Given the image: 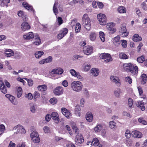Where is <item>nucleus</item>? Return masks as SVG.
Returning a JSON list of instances; mask_svg holds the SVG:
<instances>
[{
  "label": "nucleus",
  "mask_w": 147,
  "mask_h": 147,
  "mask_svg": "<svg viewBox=\"0 0 147 147\" xmlns=\"http://www.w3.org/2000/svg\"><path fill=\"white\" fill-rule=\"evenodd\" d=\"M90 22L91 21L88 15L86 14H84L82 18V24L88 30H89L90 29Z\"/></svg>",
  "instance_id": "obj_1"
},
{
  "label": "nucleus",
  "mask_w": 147,
  "mask_h": 147,
  "mask_svg": "<svg viewBox=\"0 0 147 147\" xmlns=\"http://www.w3.org/2000/svg\"><path fill=\"white\" fill-rule=\"evenodd\" d=\"M71 86L74 91L79 92L82 90L83 85L82 83L79 81H74L71 83Z\"/></svg>",
  "instance_id": "obj_2"
},
{
  "label": "nucleus",
  "mask_w": 147,
  "mask_h": 147,
  "mask_svg": "<svg viewBox=\"0 0 147 147\" xmlns=\"http://www.w3.org/2000/svg\"><path fill=\"white\" fill-rule=\"evenodd\" d=\"M97 18L100 25H104L107 23L106 17L104 14L99 13L98 14Z\"/></svg>",
  "instance_id": "obj_3"
},
{
  "label": "nucleus",
  "mask_w": 147,
  "mask_h": 147,
  "mask_svg": "<svg viewBox=\"0 0 147 147\" xmlns=\"http://www.w3.org/2000/svg\"><path fill=\"white\" fill-rule=\"evenodd\" d=\"M13 130H17L16 131L14 132V134H17L18 133L25 134L26 132L23 126L20 125H18L14 127Z\"/></svg>",
  "instance_id": "obj_4"
},
{
  "label": "nucleus",
  "mask_w": 147,
  "mask_h": 147,
  "mask_svg": "<svg viewBox=\"0 0 147 147\" xmlns=\"http://www.w3.org/2000/svg\"><path fill=\"white\" fill-rule=\"evenodd\" d=\"M100 58L105 60L104 61L106 63L111 61L112 59L111 55L109 53H102L100 55Z\"/></svg>",
  "instance_id": "obj_5"
},
{
  "label": "nucleus",
  "mask_w": 147,
  "mask_h": 147,
  "mask_svg": "<svg viewBox=\"0 0 147 147\" xmlns=\"http://www.w3.org/2000/svg\"><path fill=\"white\" fill-rule=\"evenodd\" d=\"M61 111L63 115L67 118L69 119L71 117V113L69 111L67 110L65 108H62L61 109Z\"/></svg>",
  "instance_id": "obj_6"
},
{
  "label": "nucleus",
  "mask_w": 147,
  "mask_h": 147,
  "mask_svg": "<svg viewBox=\"0 0 147 147\" xmlns=\"http://www.w3.org/2000/svg\"><path fill=\"white\" fill-rule=\"evenodd\" d=\"M63 92V88L60 86L56 87L53 90V92L55 94L58 96L62 94Z\"/></svg>",
  "instance_id": "obj_7"
},
{
  "label": "nucleus",
  "mask_w": 147,
  "mask_h": 147,
  "mask_svg": "<svg viewBox=\"0 0 147 147\" xmlns=\"http://www.w3.org/2000/svg\"><path fill=\"white\" fill-rule=\"evenodd\" d=\"M110 79L111 81L114 83L117 86H120V80L118 78L112 76H111Z\"/></svg>",
  "instance_id": "obj_8"
},
{
  "label": "nucleus",
  "mask_w": 147,
  "mask_h": 147,
  "mask_svg": "<svg viewBox=\"0 0 147 147\" xmlns=\"http://www.w3.org/2000/svg\"><path fill=\"white\" fill-rule=\"evenodd\" d=\"M93 48L92 47L87 46L84 47L83 48V51L84 54L89 55L93 52Z\"/></svg>",
  "instance_id": "obj_9"
},
{
  "label": "nucleus",
  "mask_w": 147,
  "mask_h": 147,
  "mask_svg": "<svg viewBox=\"0 0 147 147\" xmlns=\"http://www.w3.org/2000/svg\"><path fill=\"white\" fill-rule=\"evenodd\" d=\"M120 34L122 35V37H125L128 35V32L127 31V30L125 26H122L119 31Z\"/></svg>",
  "instance_id": "obj_10"
},
{
  "label": "nucleus",
  "mask_w": 147,
  "mask_h": 147,
  "mask_svg": "<svg viewBox=\"0 0 147 147\" xmlns=\"http://www.w3.org/2000/svg\"><path fill=\"white\" fill-rule=\"evenodd\" d=\"M6 97L8 98L9 100L14 105H17L18 104V102L16 101H15V97L9 94H6L5 95Z\"/></svg>",
  "instance_id": "obj_11"
},
{
  "label": "nucleus",
  "mask_w": 147,
  "mask_h": 147,
  "mask_svg": "<svg viewBox=\"0 0 147 147\" xmlns=\"http://www.w3.org/2000/svg\"><path fill=\"white\" fill-rule=\"evenodd\" d=\"M51 117L54 120L55 122L57 123H59V119L58 114L56 112H53L51 115Z\"/></svg>",
  "instance_id": "obj_12"
},
{
  "label": "nucleus",
  "mask_w": 147,
  "mask_h": 147,
  "mask_svg": "<svg viewBox=\"0 0 147 147\" xmlns=\"http://www.w3.org/2000/svg\"><path fill=\"white\" fill-rule=\"evenodd\" d=\"M0 90L1 92L3 94H6L7 92V89L5 87L4 83L0 80Z\"/></svg>",
  "instance_id": "obj_13"
},
{
  "label": "nucleus",
  "mask_w": 147,
  "mask_h": 147,
  "mask_svg": "<svg viewBox=\"0 0 147 147\" xmlns=\"http://www.w3.org/2000/svg\"><path fill=\"white\" fill-rule=\"evenodd\" d=\"M113 43L114 45L117 47L118 46L120 45L121 41L120 40V36H117L113 39Z\"/></svg>",
  "instance_id": "obj_14"
},
{
  "label": "nucleus",
  "mask_w": 147,
  "mask_h": 147,
  "mask_svg": "<svg viewBox=\"0 0 147 147\" xmlns=\"http://www.w3.org/2000/svg\"><path fill=\"white\" fill-rule=\"evenodd\" d=\"M132 136L134 137L138 138L142 137V134L141 132L136 130L133 131L131 133Z\"/></svg>",
  "instance_id": "obj_15"
},
{
  "label": "nucleus",
  "mask_w": 147,
  "mask_h": 147,
  "mask_svg": "<svg viewBox=\"0 0 147 147\" xmlns=\"http://www.w3.org/2000/svg\"><path fill=\"white\" fill-rule=\"evenodd\" d=\"M21 28L22 30L25 31L29 29L30 27L27 22H24L21 24Z\"/></svg>",
  "instance_id": "obj_16"
},
{
  "label": "nucleus",
  "mask_w": 147,
  "mask_h": 147,
  "mask_svg": "<svg viewBox=\"0 0 147 147\" xmlns=\"http://www.w3.org/2000/svg\"><path fill=\"white\" fill-rule=\"evenodd\" d=\"M34 37V34L32 32H29L26 34L24 35V38L27 40L32 38Z\"/></svg>",
  "instance_id": "obj_17"
},
{
  "label": "nucleus",
  "mask_w": 147,
  "mask_h": 147,
  "mask_svg": "<svg viewBox=\"0 0 147 147\" xmlns=\"http://www.w3.org/2000/svg\"><path fill=\"white\" fill-rule=\"evenodd\" d=\"M76 143H81L84 142V140L82 135L80 134V136H77L75 138Z\"/></svg>",
  "instance_id": "obj_18"
},
{
  "label": "nucleus",
  "mask_w": 147,
  "mask_h": 147,
  "mask_svg": "<svg viewBox=\"0 0 147 147\" xmlns=\"http://www.w3.org/2000/svg\"><path fill=\"white\" fill-rule=\"evenodd\" d=\"M68 30L65 28L64 29L63 31L61 33L59 34L57 36L58 38L61 39L67 33Z\"/></svg>",
  "instance_id": "obj_19"
},
{
  "label": "nucleus",
  "mask_w": 147,
  "mask_h": 147,
  "mask_svg": "<svg viewBox=\"0 0 147 147\" xmlns=\"http://www.w3.org/2000/svg\"><path fill=\"white\" fill-rule=\"evenodd\" d=\"M113 23H108L106 26L107 28L109 30H110L112 34L113 33L116 31V29L113 27Z\"/></svg>",
  "instance_id": "obj_20"
},
{
  "label": "nucleus",
  "mask_w": 147,
  "mask_h": 147,
  "mask_svg": "<svg viewBox=\"0 0 147 147\" xmlns=\"http://www.w3.org/2000/svg\"><path fill=\"white\" fill-rule=\"evenodd\" d=\"M63 72V70L61 68H58L57 69H53L51 72L52 74H61Z\"/></svg>",
  "instance_id": "obj_21"
},
{
  "label": "nucleus",
  "mask_w": 147,
  "mask_h": 147,
  "mask_svg": "<svg viewBox=\"0 0 147 147\" xmlns=\"http://www.w3.org/2000/svg\"><path fill=\"white\" fill-rule=\"evenodd\" d=\"M132 65L131 63H125L123 64V67L125 70L127 71H129Z\"/></svg>",
  "instance_id": "obj_22"
},
{
  "label": "nucleus",
  "mask_w": 147,
  "mask_h": 147,
  "mask_svg": "<svg viewBox=\"0 0 147 147\" xmlns=\"http://www.w3.org/2000/svg\"><path fill=\"white\" fill-rule=\"evenodd\" d=\"M138 71V67L132 65L131 67V69L129 71L131 73L134 74H137Z\"/></svg>",
  "instance_id": "obj_23"
},
{
  "label": "nucleus",
  "mask_w": 147,
  "mask_h": 147,
  "mask_svg": "<svg viewBox=\"0 0 147 147\" xmlns=\"http://www.w3.org/2000/svg\"><path fill=\"white\" fill-rule=\"evenodd\" d=\"M80 106L77 105L75 106V113L76 115L78 116H80Z\"/></svg>",
  "instance_id": "obj_24"
},
{
  "label": "nucleus",
  "mask_w": 147,
  "mask_h": 147,
  "mask_svg": "<svg viewBox=\"0 0 147 147\" xmlns=\"http://www.w3.org/2000/svg\"><path fill=\"white\" fill-rule=\"evenodd\" d=\"M91 72L92 75L95 76H97L99 73V70L95 68H92L91 70Z\"/></svg>",
  "instance_id": "obj_25"
},
{
  "label": "nucleus",
  "mask_w": 147,
  "mask_h": 147,
  "mask_svg": "<svg viewBox=\"0 0 147 147\" xmlns=\"http://www.w3.org/2000/svg\"><path fill=\"white\" fill-rule=\"evenodd\" d=\"M86 119L87 121L89 122H91L93 119V116L92 113H87L86 115Z\"/></svg>",
  "instance_id": "obj_26"
},
{
  "label": "nucleus",
  "mask_w": 147,
  "mask_h": 147,
  "mask_svg": "<svg viewBox=\"0 0 147 147\" xmlns=\"http://www.w3.org/2000/svg\"><path fill=\"white\" fill-rule=\"evenodd\" d=\"M136 105L138 107H139L142 111H144L145 109L144 102L142 101L138 102L136 103Z\"/></svg>",
  "instance_id": "obj_27"
},
{
  "label": "nucleus",
  "mask_w": 147,
  "mask_h": 147,
  "mask_svg": "<svg viewBox=\"0 0 147 147\" xmlns=\"http://www.w3.org/2000/svg\"><path fill=\"white\" fill-rule=\"evenodd\" d=\"M141 77L142 80L141 81V84H145L147 80V76L146 74H143L141 76Z\"/></svg>",
  "instance_id": "obj_28"
},
{
  "label": "nucleus",
  "mask_w": 147,
  "mask_h": 147,
  "mask_svg": "<svg viewBox=\"0 0 147 147\" xmlns=\"http://www.w3.org/2000/svg\"><path fill=\"white\" fill-rule=\"evenodd\" d=\"M142 40L141 37L139 36L138 34H135L133 38V40L135 42L141 41Z\"/></svg>",
  "instance_id": "obj_29"
},
{
  "label": "nucleus",
  "mask_w": 147,
  "mask_h": 147,
  "mask_svg": "<svg viewBox=\"0 0 147 147\" xmlns=\"http://www.w3.org/2000/svg\"><path fill=\"white\" fill-rule=\"evenodd\" d=\"M35 37V41L34 42V44L36 45H38L40 44L41 40L39 38V36L38 35H36Z\"/></svg>",
  "instance_id": "obj_30"
},
{
  "label": "nucleus",
  "mask_w": 147,
  "mask_h": 147,
  "mask_svg": "<svg viewBox=\"0 0 147 147\" xmlns=\"http://www.w3.org/2000/svg\"><path fill=\"white\" fill-rule=\"evenodd\" d=\"M11 51H12L10 49H6L5 50V54L6 55L7 57H10L14 55V53L12 51L11 52Z\"/></svg>",
  "instance_id": "obj_31"
},
{
  "label": "nucleus",
  "mask_w": 147,
  "mask_h": 147,
  "mask_svg": "<svg viewBox=\"0 0 147 147\" xmlns=\"http://www.w3.org/2000/svg\"><path fill=\"white\" fill-rule=\"evenodd\" d=\"M47 86L45 85L38 86L37 87L38 90L41 91H45L47 90Z\"/></svg>",
  "instance_id": "obj_32"
},
{
  "label": "nucleus",
  "mask_w": 147,
  "mask_h": 147,
  "mask_svg": "<svg viewBox=\"0 0 147 147\" xmlns=\"http://www.w3.org/2000/svg\"><path fill=\"white\" fill-rule=\"evenodd\" d=\"M22 5L26 9L28 10H30L32 11H33L32 7L30 6V5L27 3L24 2L22 3Z\"/></svg>",
  "instance_id": "obj_33"
},
{
  "label": "nucleus",
  "mask_w": 147,
  "mask_h": 147,
  "mask_svg": "<svg viewBox=\"0 0 147 147\" xmlns=\"http://www.w3.org/2000/svg\"><path fill=\"white\" fill-rule=\"evenodd\" d=\"M9 2L10 0H0V5L3 7L5 5L7 6V4Z\"/></svg>",
  "instance_id": "obj_34"
},
{
  "label": "nucleus",
  "mask_w": 147,
  "mask_h": 147,
  "mask_svg": "<svg viewBox=\"0 0 147 147\" xmlns=\"http://www.w3.org/2000/svg\"><path fill=\"white\" fill-rule=\"evenodd\" d=\"M36 105L31 104L30 105V110L32 113H35L36 111Z\"/></svg>",
  "instance_id": "obj_35"
},
{
  "label": "nucleus",
  "mask_w": 147,
  "mask_h": 147,
  "mask_svg": "<svg viewBox=\"0 0 147 147\" xmlns=\"http://www.w3.org/2000/svg\"><path fill=\"white\" fill-rule=\"evenodd\" d=\"M44 54V53L42 51H39L36 52L34 54L35 57L36 58L39 59L41 56Z\"/></svg>",
  "instance_id": "obj_36"
},
{
  "label": "nucleus",
  "mask_w": 147,
  "mask_h": 147,
  "mask_svg": "<svg viewBox=\"0 0 147 147\" xmlns=\"http://www.w3.org/2000/svg\"><path fill=\"white\" fill-rule=\"evenodd\" d=\"M119 57L121 59H128L127 55L125 53H121L119 54Z\"/></svg>",
  "instance_id": "obj_37"
},
{
  "label": "nucleus",
  "mask_w": 147,
  "mask_h": 147,
  "mask_svg": "<svg viewBox=\"0 0 147 147\" xmlns=\"http://www.w3.org/2000/svg\"><path fill=\"white\" fill-rule=\"evenodd\" d=\"M121 93V90L119 88L116 89L114 91L115 96L117 97H119L120 94Z\"/></svg>",
  "instance_id": "obj_38"
},
{
  "label": "nucleus",
  "mask_w": 147,
  "mask_h": 147,
  "mask_svg": "<svg viewBox=\"0 0 147 147\" xmlns=\"http://www.w3.org/2000/svg\"><path fill=\"white\" fill-rule=\"evenodd\" d=\"M96 34L94 32H92L90 33V38L91 40L94 41L96 39Z\"/></svg>",
  "instance_id": "obj_39"
},
{
  "label": "nucleus",
  "mask_w": 147,
  "mask_h": 147,
  "mask_svg": "<svg viewBox=\"0 0 147 147\" xmlns=\"http://www.w3.org/2000/svg\"><path fill=\"white\" fill-rule=\"evenodd\" d=\"M118 11L119 13H124L126 12V10L125 7L123 6H120L118 8Z\"/></svg>",
  "instance_id": "obj_40"
},
{
  "label": "nucleus",
  "mask_w": 147,
  "mask_h": 147,
  "mask_svg": "<svg viewBox=\"0 0 147 147\" xmlns=\"http://www.w3.org/2000/svg\"><path fill=\"white\" fill-rule=\"evenodd\" d=\"M81 25L80 23H77L75 27V32L77 33L79 32L80 30Z\"/></svg>",
  "instance_id": "obj_41"
},
{
  "label": "nucleus",
  "mask_w": 147,
  "mask_h": 147,
  "mask_svg": "<svg viewBox=\"0 0 147 147\" xmlns=\"http://www.w3.org/2000/svg\"><path fill=\"white\" fill-rule=\"evenodd\" d=\"M145 60L144 56L142 55L141 57H138L137 59V61L140 63H142Z\"/></svg>",
  "instance_id": "obj_42"
},
{
  "label": "nucleus",
  "mask_w": 147,
  "mask_h": 147,
  "mask_svg": "<svg viewBox=\"0 0 147 147\" xmlns=\"http://www.w3.org/2000/svg\"><path fill=\"white\" fill-rule=\"evenodd\" d=\"M116 125V123L114 121H111L109 122V126L111 129L114 128Z\"/></svg>",
  "instance_id": "obj_43"
},
{
  "label": "nucleus",
  "mask_w": 147,
  "mask_h": 147,
  "mask_svg": "<svg viewBox=\"0 0 147 147\" xmlns=\"http://www.w3.org/2000/svg\"><path fill=\"white\" fill-rule=\"evenodd\" d=\"M57 3L56 2H55L53 8V12L55 15H56L58 13V9L57 8Z\"/></svg>",
  "instance_id": "obj_44"
},
{
  "label": "nucleus",
  "mask_w": 147,
  "mask_h": 147,
  "mask_svg": "<svg viewBox=\"0 0 147 147\" xmlns=\"http://www.w3.org/2000/svg\"><path fill=\"white\" fill-rule=\"evenodd\" d=\"M31 139L34 142L36 143H38L40 141L39 136L38 137L31 138Z\"/></svg>",
  "instance_id": "obj_45"
},
{
  "label": "nucleus",
  "mask_w": 147,
  "mask_h": 147,
  "mask_svg": "<svg viewBox=\"0 0 147 147\" xmlns=\"http://www.w3.org/2000/svg\"><path fill=\"white\" fill-rule=\"evenodd\" d=\"M102 128V126L100 124H98L94 128L95 131L98 132L101 131Z\"/></svg>",
  "instance_id": "obj_46"
},
{
  "label": "nucleus",
  "mask_w": 147,
  "mask_h": 147,
  "mask_svg": "<svg viewBox=\"0 0 147 147\" xmlns=\"http://www.w3.org/2000/svg\"><path fill=\"white\" fill-rule=\"evenodd\" d=\"M92 142L93 145L95 146H97L99 144V141L96 138L93 139Z\"/></svg>",
  "instance_id": "obj_47"
},
{
  "label": "nucleus",
  "mask_w": 147,
  "mask_h": 147,
  "mask_svg": "<svg viewBox=\"0 0 147 147\" xmlns=\"http://www.w3.org/2000/svg\"><path fill=\"white\" fill-rule=\"evenodd\" d=\"M25 96L26 98L29 100L32 99L33 98V96L32 95V94L30 93H29L28 94H26Z\"/></svg>",
  "instance_id": "obj_48"
},
{
  "label": "nucleus",
  "mask_w": 147,
  "mask_h": 147,
  "mask_svg": "<svg viewBox=\"0 0 147 147\" xmlns=\"http://www.w3.org/2000/svg\"><path fill=\"white\" fill-rule=\"evenodd\" d=\"M105 35L104 33L102 32H100L99 33V36L102 42L105 41Z\"/></svg>",
  "instance_id": "obj_49"
},
{
  "label": "nucleus",
  "mask_w": 147,
  "mask_h": 147,
  "mask_svg": "<svg viewBox=\"0 0 147 147\" xmlns=\"http://www.w3.org/2000/svg\"><path fill=\"white\" fill-rule=\"evenodd\" d=\"M39 136L38 133L35 131H33L30 134L31 138L33 137H38Z\"/></svg>",
  "instance_id": "obj_50"
},
{
  "label": "nucleus",
  "mask_w": 147,
  "mask_h": 147,
  "mask_svg": "<svg viewBox=\"0 0 147 147\" xmlns=\"http://www.w3.org/2000/svg\"><path fill=\"white\" fill-rule=\"evenodd\" d=\"M138 88L139 94L141 96H142L141 97L143 98H145V97H144V96H142L143 95V92L142 87H141L139 86L138 87Z\"/></svg>",
  "instance_id": "obj_51"
},
{
  "label": "nucleus",
  "mask_w": 147,
  "mask_h": 147,
  "mask_svg": "<svg viewBox=\"0 0 147 147\" xmlns=\"http://www.w3.org/2000/svg\"><path fill=\"white\" fill-rule=\"evenodd\" d=\"M83 57L82 56L79 55H75L73 56V60L76 61L77 60H79L80 59Z\"/></svg>",
  "instance_id": "obj_52"
},
{
  "label": "nucleus",
  "mask_w": 147,
  "mask_h": 147,
  "mask_svg": "<svg viewBox=\"0 0 147 147\" xmlns=\"http://www.w3.org/2000/svg\"><path fill=\"white\" fill-rule=\"evenodd\" d=\"M5 127L3 125H0V135L2 134L5 130Z\"/></svg>",
  "instance_id": "obj_53"
},
{
  "label": "nucleus",
  "mask_w": 147,
  "mask_h": 147,
  "mask_svg": "<svg viewBox=\"0 0 147 147\" xmlns=\"http://www.w3.org/2000/svg\"><path fill=\"white\" fill-rule=\"evenodd\" d=\"M57 99L55 98H53L50 99V102L51 103L54 105L56 104L57 102Z\"/></svg>",
  "instance_id": "obj_54"
},
{
  "label": "nucleus",
  "mask_w": 147,
  "mask_h": 147,
  "mask_svg": "<svg viewBox=\"0 0 147 147\" xmlns=\"http://www.w3.org/2000/svg\"><path fill=\"white\" fill-rule=\"evenodd\" d=\"M138 121L144 125H146L147 124V122L145 120L143 119L142 118H140L138 120Z\"/></svg>",
  "instance_id": "obj_55"
},
{
  "label": "nucleus",
  "mask_w": 147,
  "mask_h": 147,
  "mask_svg": "<svg viewBox=\"0 0 147 147\" xmlns=\"http://www.w3.org/2000/svg\"><path fill=\"white\" fill-rule=\"evenodd\" d=\"M70 72L73 76L75 77L77 76V74H78V72L76 71L74 69H71L70 70Z\"/></svg>",
  "instance_id": "obj_56"
},
{
  "label": "nucleus",
  "mask_w": 147,
  "mask_h": 147,
  "mask_svg": "<svg viewBox=\"0 0 147 147\" xmlns=\"http://www.w3.org/2000/svg\"><path fill=\"white\" fill-rule=\"evenodd\" d=\"M52 57L51 56H49L48 58L45 59L46 63H50L52 61Z\"/></svg>",
  "instance_id": "obj_57"
},
{
  "label": "nucleus",
  "mask_w": 147,
  "mask_h": 147,
  "mask_svg": "<svg viewBox=\"0 0 147 147\" xmlns=\"http://www.w3.org/2000/svg\"><path fill=\"white\" fill-rule=\"evenodd\" d=\"M68 1L69 4L71 5L78 3L79 2V0H68Z\"/></svg>",
  "instance_id": "obj_58"
},
{
  "label": "nucleus",
  "mask_w": 147,
  "mask_h": 147,
  "mask_svg": "<svg viewBox=\"0 0 147 147\" xmlns=\"http://www.w3.org/2000/svg\"><path fill=\"white\" fill-rule=\"evenodd\" d=\"M125 80L126 82H128L130 84L132 83V79L129 77H127L125 78Z\"/></svg>",
  "instance_id": "obj_59"
},
{
  "label": "nucleus",
  "mask_w": 147,
  "mask_h": 147,
  "mask_svg": "<svg viewBox=\"0 0 147 147\" xmlns=\"http://www.w3.org/2000/svg\"><path fill=\"white\" fill-rule=\"evenodd\" d=\"M122 42V47L124 48H125L127 47V42L126 40H121Z\"/></svg>",
  "instance_id": "obj_60"
},
{
  "label": "nucleus",
  "mask_w": 147,
  "mask_h": 147,
  "mask_svg": "<svg viewBox=\"0 0 147 147\" xmlns=\"http://www.w3.org/2000/svg\"><path fill=\"white\" fill-rule=\"evenodd\" d=\"M125 137L127 138H129L131 136V134L129 133V131L128 130H126L125 133Z\"/></svg>",
  "instance_id": "obj_61"
},
{
  "label": "nucleus",
  "mask_w": 147,
  "mask_h": 147,
  "mask_svg": "<svg viewBox=\"0 0 147 147\" xmlns=\"http://www.w3.org/2000/svg\"><path fill=\"white\" fill-rule=\"evenodd\" d=\"M40 94L39 93L37 92H35L34 94L33 98H38L40 97Z\"/></svg>",
  "instance_id": "obj_62"
},
{
  "label": "nucleus",
  "mask_w": 147,
  "mask_h": 147,
  "mask_svg": "<svg viewBox=\"0 0 147 147\" xmlns=\"http://www.w3.org/2000/svg\"><path fill=\"white\" fill-rule=\"evenodd\" d=\"M58 22L59 25H60L63 23V20L61 17H58L57 18Z\"/></svg>",
  "instance_id": "obj_63"
},
{
  "label": "nucleus",
  "mask_w": 147,
  "mask_h": 147,
  "mask_svg": "<svg viewBox=\"0 0 147 147\" xmlns=\"http://www.w3.org/2000/svg\"><path fill=\"white\" fill-rule=\"evenodd\" d=\"M90 68V65L87 64L84 67V70L86 71H88Z\"/></svg>",
  "instance_id": "obj_64"
}]
</instances>
